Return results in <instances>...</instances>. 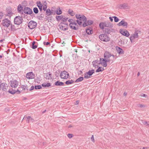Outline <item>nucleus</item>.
Returning <instances> with one entry per match:
<instances>
[{
  "label": "nucleus",
  "mask_w": 149,
  "mask_h": 149,
  "mask_svg": "<svg viewBox=\"0 0 149 149\" xmlns=\"http://www.w3.org/2000/svg\"><path fill=\"white\" fill-rule=\"evenodd\" d=\"M131 39H134L138 38V33L136 31L134 33L132 34L130 37Z\"/></svg>",
  "instance_id": "obj_24"
},
{
  "label": "nucleus",
  "mask_w": 149,
  "mask_h": 149,
  "mask_svg": "<svg viewBox=\"0 0 149 149\" xmlns=\"http://www.w3.org/2000/svg\"><path fill=\"white\" fill-rule=\"evenodd\" d=\"M54 85L57 86H63L64 85V84L62 82L57 81L55 82Z\"/></svg>",
  "instance_id": "obj_27"
},
{
  "label": "nucleus",
  "mask_w": 149,
  "mask_h": 149,
  "mask_svg": "<svg viewBox=\"0 0 149 149\" xmlns=\"http://www.w3.org/2000/svg\"><path fill=\"white\" fill-rule=\"evenodd\" d=\"M12 90L10 91V90L8 91V92L12 94H14L16 93V91L13 90L12 88L11 89Z\"/></svg>",
  "instance_id": "obj_47"
},
{
  "label": "nucleus",
  "mask_w": 149,
  "mask_h": 149,
  "mask_svg": "<svg viewBox=\"0 0 149 149\" xmlns=\"http://www.w3.org/2000/svg\"><path fill=\"white\" fill-rule=\"evenodd\" d=\"M60 76L62 79H67L69 76V74L67 72L63 71L61 72Z\"/></svg>",
  "instance_id": "obj_7"
},
{
  "label": "nucleus",
  "mask_w": 149,
  "mask_h": 149,
  "mask_svg": "<svg viewBox=\"0 0 149 149\" xmlns=\"http://www.w3.org/2000/svg\"><path fill=\"white\" fill-rule=\"evenodd\" d=\"M91 140L93 142H95V140H94V136H93V135H92V136L91 137Z\"/></svg>",
  "instance_id": "obj_58"
},
{
  "label": "nucleus",
  "mask_w": 149,
  "mask_h": 149,
  "mask_svg": "<svg viewBox=\"0 0 149 149\" xmlns=\"http://www.w3.org/2000/svg\"><path fill=\"white\" fill-rule=\"evenodd\" d=\"M21 88L23 89L24 90L25 89L28 90L27 85H22L21 86Z\"/></svg>",
  "instance_id": "obj_44"
},
{
  "label": "nucleus",
  "mask_w": 149,
  "mask_h": 149,
  "mask_svg": "<svg viewBox=\"0 0 149 149\" xmlns=\"http://www.w3.org/2000/svg\"><path fill=\"white\" fill-rule=\"evenodd\" d=\"M46 13L45 14L46 17L49 16L52 14V12L49 8L47 9L46 10Z\"/></svg>",
  "instance_id": "obj_26"
},
{
  "label": "nucleus",
  "mask_w": 149,
  "mask_h": 149,
  "mask_svg": "<svg viewBox=\"0 0 149 149\" xmlns=\"http://www.w3.org/2000/svg\"><path fill=\"white\" fill-rule=\"evenodd\" d=\"M119 32L123 35L127 37H128L130 35L128 31L125 29H121L120 30Z\"/></svg>",
  "instance_id": "obj_11"
},
{
  "label": "nucleus",
  "mask_w": 149,
  "mask_h": 149,
  "mask_svg": "<svg viewBox=\"0 0 149 149\" xmlns=\"http://www.w3.org/2000/svg\"><path fill=\"white\" fill-rule=\"evenodd\" d=\"M60 71L59 70H57L55 73V75L56 77H58L59 75Z\"/></svg>",
  "instance_id": "obj_43"
},
{
  "label": "nucleus",
  "mask_w": 149,
  "mask_h": 149,
  "mask_svg": "<svg viewBox=\"0 0 149 149\" xmlns=\"http://www.w3.org/2000/svg\"><path fill=\"white\" fill-rule=\"evenodd\" d=\"M103 30V31L104 34L107 35L109 34H111V33L114 32V30L113 29H112L111 28H104Z\"/></svg>",
  "instance_id": "obj_9"
},
{
  "label": "nucleus",
  "mask_w": 149,
  "mask_h": 149,
  "mask_svg": "<svg viewBox=\"0 0 149 149\" xmlns=\"http://www.w3.org/2000/svg\"><path fill=\"white\" fill-rule=\"evenodd\" d=\"M84 79V77H80L77 79L75 81V82H80L82 81Z\"/></svg>",
  "instance_id": "obj_42"
},
{
  "label": "nucleus",
  "mask_w": 149,
  "mask_h": 149,
  "mask_svg": "<svg viewBox=\"0 0 149 149\" xmlns=\"http://www.w3.org/2000/svg\"><path fill=\"white\" fill-rule=\"evenodd\" d=\"M23 21L22 17L17 16L15 18L14 22L15 24L19 25L22 23Z\"/></svg>",
  "instance_id": "obj_5"
},
{
  "label": "nucleus",
  "mask_w": 149,
  "mask_h": 149,
  "mask_svg": "<svg viewBox=\"0 0 149 149\" xmlns=\"http://www.w3.org/2000/svg\"><path fill=\"white\" fill-rule=\"evenodd\" d=\"M104 60L105 61L106 63H107V62H111V63H113V62L114 61V60L116 59V58H115V59H110L109 58L106 59V58H104Z\"/></svg>",
  "instance_id": "obj_33"
},
{
  "label": "nucleus",
  "mask_w": 149,
  "mask_h": 149,
  "mask_svg": "<svg viewBox=\"0 0 149 149\" xmlns=\"http://www.w3.org/2000/svg\"><path fill=\"white\" fill-rule=\"evenodd\" d=\"M35 88L33 86H32L29 89L30 91H31L33 90Z\"/></svg>",
  "instance_id": "obj_61"
},
{
  "label": "nucleus",
  "mask_w": 149,
  "mask_h": 149,
  "mask_svg": "<svg viewBox=\"0 0 149 149\" xmlns=\"http://www.w3.org/2000/svg\"><path fill=\"white\" fill-rule=\"evenodd\" d=\"M94 72L95 70L94 69L89 70L88 72L85 73L84 78L85 79L90 78V76H91Z\"/></svg>",
  "instance_id": "obj_10"
},
{
  "label": "nucleus",
  "mask_w": 149,
  "mask_h": 149,
  "mask_svg": "<svg viewBox=\"0 0 149 149\" xmlns=\"http://www.w3.org/2000/svg\"><path fill=\"white\" fill-rule=\"evenodd\" d=\"M43 44L45 45H49V46H50V43L49 42H44Z\"/></svg>",
  "instance_id": "obj_52"
},
{
  "label": "nucleus",
  "mask_w": 149,
  "mask_h": 149,
  "mask_svg": "<svg viewBox=\"0 0 149 149\" xmlns=\"http://www.w3.org/2000/svg\"><path fill=\"white\" fill-rule=\"evenodd\" d=\"M111 56V53L110 52L107 51L105 52L104 54V58L106 59L109 58Z\"/></svg>",
  "instance_id": "obj_22"
},
{
  "label": "nucleus",
  "mask_w": 149,
  "mask_h": 149,
  "mask_svg": "<svg viewBox=\"0 0 149 149\" xmlns=\"http://www.w3.org/2000/svg\"><path fill=\"white\" fill-rule=\"evenodd\" d=\"M33 11L34 13L35 14L38 13L39 12L38 10L37 7L34 8L33 9Z\"/></svg>",
  "instance_id": "obj_46"
},
{
  "label": "nucleus",
  "mask_w": 149,
  "mask_h": 149,
  "mask_svg": "<svg viewBox=\"0 0 149 149\" xmlns=\"http://www.w3.org/2000/svg\"><path fill=\"white\" fill-rule=\"evenodd\" d=\"M63 16V15L57 16L56 17V18L57 21H59L61 20H62Z\"/></svg>",
  "instance_id": "obj_38"
},
{
  "label": "nucleus",
  "mask_w": 149,
  "mask_h": 149,
  "mask_svg": "<svg viewBox=\"0 0 149 149\" xmlns=\"http://www.w3.org/2000/svg\"><path fill=\"white\" fill-rule=\"evenodd\" d=\"M20 93V91L18 90H17V91H16V93L17 94H19Z\"/></svg>",
  "instance_id": "obj_64"
},
{
  "label": "nucleus",
  "mask_w": 149,
  "mask_h": 149,
  "mask_svg": "<svg viewBox=\"0 0 149 149\" xmlns=\"http://www.w3.org/2000/svg\"><path fill=\"white\" fill-rule=\"evenodd\" d=\"M11 21L7 18L3 19L2 21L1 24L5 27L8 28L11 24Z\"/></svg>",
  "instance_id": "obj_4"
},
{
  "label": "nucleus",
  "mask_w": 149,
  "mask_h": 149,
  "mask_svg": "<svg viewBox=\"0 0 149 149\" xmlns=\"http://www.w3.org/2000/svg\"><path fill=\"white\" fill-rule=\"evenodd\" d=\"M61 24H60V23L59 24L58 26H59V28L61 30H63V26H62V25H61Z\"/></svg>",
  "instance_id": "obj_57"
},
{
  "label": "nucleus",
  "mask_w": 149,
  "mask_h": 149,
  "mask_svg": "<svg viewBox=\"0 0 149 149\" xmlns=\"http://www.w3.org/2000/svg\"><path fill=\"white\" fill-rule=\"evenodd\" d=\"M45 78L46 79H49L52 78L51 77L52 74H51L50 72H47L46 74L45 73Z\"/></svg>",
  "instance_id": "obj_28"
},
{
  "label": "nucleus",
  "mask_w": 149,
  "mask_h": 149,
  "mask_svg": "<svg viewBox=\"0 0 149 149\" xmlns=\"http://www.w3.org/2000/svg\"><path fill=\"white\" fill-rule=\"evenodd\" d=\"M104 69L102 67H98V68L96 70V72H102L104 71Z\"/></svg>",
  "instance_id": "obj_36"
},
{
  "label": "nucleus",
  "mask_w": 149,
  "mask_h": 149,
  "mask_svg": "<svg viewBox=\"0 0 149 149\" xmlns=\"http://www.w3.org/2000/svg\"><path fill=\"white\" fill-rule=\"evenodd\" d=\"M25 118L26 119V123H29L30 122L33 123L34 121V120L30 116H24L23 118V119Z\"/></svg>",
  "instance_id": "obj_17"
},
{
  "label": "nucleus",
  "mask_w": 149,
  "mask_h": 149,
  "mask_svg": "<svg viewBox=\"0 0 149 149\" xmlns=\"http://www.w3.org/2000/svg\"><path fill=\"white\" fill-rule=\"evenodd\" d=\"M113 17L114 18V22H117L119 21V19L116 16H113Z\"/></svg>",
  "instance_id": "obj_50"
},
{
  "label": "nucleus",
  "mask_w": 149,
  "mask_h": 149,
  "mask_svg": "<svg viewBox=\"0 0 149 149\" xmlns=\"http://www.w3.org/2000/svg\"><path fill=\"white\" fill-rule=\"evenodd\" d=\"M40 79L38 77H37L36 79H35V81L38 83H39L40 81Z\"/></svg>",
  "instance_id": "obj_51"
},
{
  "label": "nucleus",
  "mask_w": 149,
  "mask_h": 149,
  "mask_svg": "<svg viewBox=\"0 0 149 149\" xmlns=\"http://www.w3.org/2000/svg\"><path fill=\"white\" fill-rule=\"evenodd\" d=\"M128 8L129 6L127 4L125 3L120 4L119 6V8L120 9H127Z\"/></svg>",
  "instance_id": "obj_20"
},
{
  "label": "nucleus",
  "mask_w": 149,
  "mask_h": 149,
  "mask_svg": "<svg viewBox=\"0 0 149 149\" xmlns=\"http://www.w3.org/2000/svg\"><path fill=\"white\" fill-rule=\"evenodd\" d=\"M113 17H109V19L110 20V21L111 22H112L113 21Z\"/></svg>",
  "instance_id": "obj_62"
},
{
  "label": "nucleus",
  "mask_w": 149,
  "mask_h": 149,
  "mask_svg": "<svg viewBox=\"0 0 149 149\" xmlns=\"http://www.w3.org/2000/svg\"><path fill=\"white\" fill-rule=\"evenodd\" d=\"M42 6H43V10L44 11H45L46 10L47 8V3L46 1H45L42 5Z\"/></svg>",
  "instance_id": "obj_34"
},
{
  "label": "nucleus",
  "mask_w": 149,
  "mask_h": 149,
  "mask_svg": "<svg viewBox=\"0 0 149 149\" xmlns=\"http://www.w3.org/2000/svg\"><path fill=\"white\" fill-rule=\"evenodd\" d=\"M99 38L101 41L104 42L109 41L110 40L109 37L104 33L100 35L99 36Z\"/></svg>",
  "instance_id": "obj_2"
},
{
  "label": "nucleus",
  "mask_w": 149,
  "mask_h": 149,
  "mask_svg": "<svg viewBox=\"0 0 149 149\" xmlns=\"http://www.w3.org/2000/svg\"><path fill=\"white\" fill-rule=\"evenodd\" d=\"M91 28L89 27V28L86 29V32L88 35H91L92 33V32H93V29H90Z\"/></svg>",
  "instance_id": "obj_29"
},
{
  "label": "nucleus",
  "mask_w": 149,
  "mask_h": 149,
  "mask_svg": "<svg viewBox=\"0 0 149 149\" xmlns=\"http://www.w3.org/2000/svg\"><path fill=\"white\" fill-rule=\"evenodd\" d=\"M117 24L119 26H122L127 28V26L128 23L127 22H125L124 19H123Z\"/></svg>",
  "instance_id": "obj_16"
},
{
  "label": "nucleus",
  "mask_w": 149,
  "mask_h": 149,
  "mask_svg": "<svg viewBox=\"0 0 149 149\" xmlns=\"http://www.w3.org/2000/svg\"><path fill=\"white\" fill-rule=\"evenodd\" d=\"M101 62L100 58V61L98 60H96L95 61H93L92 62H95L96 64H97L98 65H100V62Z\"/></svg>",
  "instance_id": "obj_45"
},
{
  "label": "nucleus",
  "mask_w": 149,
  "mask_h": 149,
  "mask_svg": "<svg viewBox=\"0 0 149 149\" xmlns=\"http://www.w3.org/2000/svg\"><path fill=\"white\" fill-rule=\"evenodd\" d=\"M84 16V15H80V14H76V15H75V17L76 18H77V17H82V16Z\"/></svg>",
  "instance_id": "obj_56"
},
{
  "label": "nucleus",
  "mask_w": 149,
  "mask_h": 149,
  "mask_svg": "<svg viewBox=\"0 0 149 149\" xmlns=\"http://www.w3.org/2000/svg\"><path fill=\"white\" fill-rule=\"evenodd\" d=\"M26 77L27 79H32L35 77V74L32 72H30L26 74Z\"/></svg>",
  "instance_id": "obj_15"
},
{
  "label": "nucleus",
  "mask_w": 149,
  "mask_h": 149,
  "mask_svg": "<svg viewBox=\"0 0 149 149\" xmlns=\"http://www.w3.org/2000/svg\"><path fill=\"white\" fill-rule=\"evenodd\" d=\"M116 49L117 52L119 54L122 55L124 54V52L123 50L120 47L116 46Z\"/></svg>",
  "instance_id": "obj_19"
},
{
  "label": "nucleus",
  "mask_w": 149,
  "mask_h": 149,
  "mask_svg": "<svg viewBox=\"0 0 149 149\" xmlns=\"http://www.w3.org/2000/svg\"><path fill=\"white\" fill-rule=\"evenodd\" d=\"M35 41H33L32 42V46L31 47L33 49H36L37 47V46L36 45H35V44L36 43Z\"/></svg>",
  "instance_id": "obj_37"
},
{
  "label": "nucleus",
  "mask_w": 149,
  "mask_h": 149,
  "mask_svg": "<svg viewBox=\"0 0 149 149\" xmlns=\"http://www.w3.org/2000/svg\"><path fill=\"white\" fill-rule=\"evenodd\" d=\"M68 13L71 16H73L74 15V13L73 11L72 10H71L70 9H69L68 10Z\"/></svg>",
  "instance_id": "obj_39"
},
{
  "label": "nucleus",
  "mask_w": 149,
  "mask_h": 149,
  "mask_svg": "<svg viewBox=\"0 0 149 149\" xmlns=\"http://www.w3.org/2000/svg\"><path fill=\"white\" fill-rule=\"evenodd\" d=\"M7 84L5 83H2L0 84V88L2 87V90L4 91H7V88L6 87L7 86Z\"/></svg>",
  "instance_id": "obj_21"
},
{
  "label": "nucleus",
  "mask_w": 149,
  "mask_h": 149,
  "mask_svg": "<svg viewBox=\"0 0 149 149\" xmlns=\"http://www.w3.org/2000/svg\"><path fill=\"white\" fill-rule=\"evenodd\" d=\"M23 11L25 13L28 15H31L33 13L32 9L29 7H24Z\"/></svg>",
  "instance_id": "obj_13"
},
{
  "label": "nucleus",
  "mask_w": 149,
  "mask_h": 149,
  "mask_svg": "<svg viewBox=\"0 0 149 149\" xmlns=\"http://www.w3.org/2000/svg\"><path fill=\"white\" fill-rule=\"evenodd\" d=\"M140 96L141 97H146L147 96V95L146 94H143V93H141V94L140 95Z\"/></svg>",
  "instance_id": "obj_55"
},
{
  "label": "nucleus",
  "mask_w": 149,
  "mask_h": 149,
  "mask_svg": "<svg viewBox=\"0 0 149 149\" xmlns=\"http://www.w3.org/2000/svg\"><path fill=\"white\" fill-rule=\"evenodd\" d=\"M44 15L42 14H40V15L37 16V18L39 20H42L44 17Z\"/></svg>",
  "instance_id": "obj_41"
},
{
  "label": "nucleus",
  "mask_w": 149,
  "mask_h": 149,
  "mask_svg": "<svg viewBox=\"0 0 149 149\" xmlns=\"http://www.w3.org/2000/svg\"><path fill=\"white\" fill-rule=\"evenodd\" d=\"M78 24L76 22V20H74L72 23H71L69 24V26L71 29L77 30L79 29V27L77 25Z\"/></svg>",
  "instance_id": "obj_3"
},
{
  "label": "nucleus",
  "mask_w": 149,
  "mask_h": 149,
  "mask_svg": "<svg viewBox=\"0 0 149 149\" xmlns=\"http://www.w3.org/2000/svg\"><path fill=\"white\" fill-rule=\"evenodd\" d=\"M74 20L72 19H69L68 20V22L70 23H72L73 21Z\"/></svg>",
  "instance_id": "obj_59"
},
{
  "label": "nucleus",
  "mask_w": 149,
  "mask_h": 149,
  "mask_svg": "<svg viewBox=\"0 0 149 149\" xmlns=\"http://www.w3.org/2000/svg\"><path fill=\"white\" fill-rule=\"evenodd\" d=\"M37 6L39 8L42 7V5L41 2L40 1H37L36 2Z\"/></svg>",
  "instance_id": "obj_40"
},
{
  "label": "nucleus",
  "mask_w": 149,
  "mask_h": 149,
  "mask_svg": "<svg viewBox=\"0 0 149 149\" xmlns=\"http://www.w3.org/2000/svg\"><path fill=\"white\" fill-rule=\"evenodd\" d=\"M17 10L18 13L23 14L22 11L23 10V8L20 4H19L17 7Z\"/></svg>",
  "instance_id": "obj_23"
},
{
  "label": "nucleus",
  "mask_w": 149,
  "mask_h": 149,
  "mask_svg": "<svg viewBox=\"0 0 149 149\" xmlns=\"http://www.w3.org/2000/svg\"><path fill=\"white\" fill-rule=\"evenodd\" d=\"M101 62H100V64H102V65L104 67H106L107 64L105 61L104 60V59L103 58H100Z\"/></svg>",
  "instance_id": "obj_25"
},
{
  "label": "nucleus",
  "mask_w": 149,
  "mask_h": 149,
  "mask_svg": "<svg viewBox=\"0 0 149 149\" xmlns=\"http://www.w3.org/2000/svg\"><path fill=\"white\" fill-rule=\"evenodd\" d=\"M37 23L31 20L29 23L28 26L29 28L31 29H34L37 26Z\"/></svg>",
  "instance_id": "obj_8"
},
{
  "label": "nucleus",
  "mask_w": 149,
  "mask_h": 149,
  "mask_svg": "<svg viewBox=\"0 0 149 149\" xmlns=\"http://www.w3.org/2000/svg\"><path fill=\"white\" fill-rule=\"evenodd\" d=\"M81 17H77V20H76V22L80 26H81L82 24V21L84 22L86 21V19H87V18L85 16H82Z\"/></svg>",
  "instance_id": "obj_6"
},
{
  "label": "nucleus",
  "mask_w": 149,
  "mask_h": 149,
  "mask_svg": "<svg viewBox=\"0 0 149 149\" xmlns=\"http://www.w3.org/2000/svg\"><path fill=\"white\" fill-rule=\"evenodd\" d=\"M67 136L69 138H71L73 136V134H67Z\"/></svg>",
  "instance_id": "obj_54"
},
{
  "label": "nucleus",
  "mask_w": 149,
  "mask_h": 149,
  "mask_svg": "<svg viewBox=\"0 0 149 149\" xmlns=\"http://www.w3.org/2000/svg\"><path fill=\"white\" fill-rule=\"evenodd\" d=\"M10 30L11 31H15L16 30V29L15 28V26L12 24V23H11V24H10Z\"/></svg>",
  "instance_id": "obj_30"
},
{
  "label": "nucleus",
  "mask_w": 149,
  "mask_h": 149,
  "mask_svg": "<svg viewBox=\"0 0 149 149\" xmlns=\"http://www.w3.org/2000/svg\"><path fill=\"white\" fill-rule=\"evenodd\" d=\"M139 106L140 107H145V105L143 104H139Z\"/></svg>",
  "instance_id": "obj_60"
},
{
  "label": "nucleus",
  "mask_w": 149,
  "mask_h": 149,
  "mask_svg": "<svg viewBox=\"0 0 149 149\" xmlns=\"http://www.w3.org/2000/svg\"><path fill=\"white\" fill-rule=\"evenodd\" d=\"M42 86L41 85H36L35 86V88L36 90L40 89L42 88Z\"/></svg>",
  "instance_id": "obj_49"
},
{
  "label": "nucleus",
  "mask_w": 149,
  "mask_h": 149,
  "mask_svg": "<svg viewBox=\"0 0 149 149\" xmlns=\"http://www.w3.org/2000/svg\"><path fill=\"white\" fill-rule=\"evenodd\" d=\"M92 63L93 66L95 68H98V67L99 65H96V64L95 63V62H92Z\"/></svg>",
  "instance_id": "obj_53"
},
{
  "label": "nucleus",
  "mask_w": 149,
  "mask_h": 149,
  "mask_svg": "<svg viewBox=\"0 0 149 149\" xmlns=\"http://www.w3.org/2000/svg\"><path fill=\"white\" fill-rule=\"evenodd\" d=\"M74 80L71 79V80H68V81H66L65 82V84L67 85H69L70 84H71L74 83Z\"/></svg>",
  "instance_id": "obj_31"
},
{
  "label": "nucleus",
  "mask_w": 149,
  "mask_h": 149,
  "mask_svg": "<svg viewBox=\"0 0 149 149\" xmlns=\"http://www.w3.org/2000/svg\"><path fill=\"white\" fill-rule=\"evenodd\" d=\"M42 86L44 87H50L51 86V84L50 83H44L42 84Z\"/></svg>",
  "instance_id": "obj_35"
},
{
  "label": "nucleus",
  "mask_w": 149,
  "mask_h": 149,
  "mask_svg": "<svg viewBox=\"0 0 149 149\" xmlns=\"http://www.w3.org/2000/svg\"><path fill=\"white\" fill-rule=\"evenodd\" d=\"M93 23V21L92 20H87V19H86V21H85L83 24L82 26L84 27H85L88 25L92 24Z\"/></svg>",
  "instance_id": "obj_14"
},
{
  "label": "nucleus",
  "mask_w": 149,
  "mask_h": 149,
  "mask_svg": "<svg viewBox=\"0 0 149 149\" xmlns=\"http://www.w3.org/2000/svg\"><path fill=\"white\" fill-rule=\"evenodd\" d=\"M113 26V24L111 23L109 21L101 22L99 24V26L101 29H104V27H106L107 28H112Z\"/></svg>",
  "instance_id": "obj_1"
},
{
  "label": "nucleus",
  "mask_w": 149,
  "mask_h": 149,
  "mask_svg": "<svg viewBox=\"0 0 149 149\" xmlns=\"http://www.w3.org/2000/svg\"><path fill=\"white\" fill-rule=\"evenodd\" d=\"M10 86L12 88H15L17 87L18 82L16 79H13L10 81Z\"/></svg>",
  "instance_id": "obj_12"
},
{
  "label": "nucleus",
  "mask_w": 149,
  "mask_h": 149,
  "mask_svg": "<svg viewBox=\"0 0 149 149\" xmlns=\"http://www.w3.org/2000/svg\"><path fill=\"white\" fill-rule=\"evenodd\" d=\"M6 10L7 11L8 14L6 15V16H8L10 17L13 14V13H12V9L10 7H8L7 8H6Z\"/></svg>",
  "instance_id": "obj_18"
},
{
  "label": "nucleus",
  "mask_w": 149,
  "mask_h": 149,
  "mask_svg": "<svg viewBox=\"0 0 149 149\" xmlns=\"http://www.w3.org/2000/svg\"><path fill=\"white\" fill-rule=\"evenodd\" d=\"M68 17H66L65 16L63 15V18L62 19V21L63 22H66L67 20L68 19Z\"/></svg>",
  "instance_id": "obj_48"
},
{
  "label": "nucleus",
  "mask_w": 149,
  "mask_h": 149,
  "mask_svg": "<svg viewBox=\"0 0 149 149\" xmlns=\"http://www.w3.org/2000/svg\"><path fill=\"white\" fill-rule=\"evenodd\" d=\"M3 16V13L2 12H0V18H2V16Z\"/></svg>",
  "instance_id": "obj_63"
},
{
  "label": "nucleus",
  "mask_w": 149,
  "mask_h": 149,
  "mask_svg": "<svg viewBox=\"0 0 149 149\" xmlns=\"http://www.w3.org/2000/svg\"><path fill=\"white\" fill-rule=\"evenodd\" d=\"M62 13V10L60 9V7H58V8H57L56 10V13L57 15H60Z\"/></svg>",
  "instance_id": "obj_32"
}]
</instances>
